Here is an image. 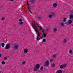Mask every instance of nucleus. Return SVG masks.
<instances>
[{
	"label": "nucleus",
	"mask_w": 73,
	"mask_h": 73,
	"mask_svg": "<svg viewBox=\"0 0 73 73\" xmlns=\"http://www.w3.org/2000/svg\"><path fill=\"white\" fill-rule=\"evenodd\" d=\"M40 64H36L34 68V71H36V70H38V69L40 68Z\"/></svg>",
	"instance_id": "nucleus-1"
},
{
	"label": "nucleus",
	"mask_w": 73,
	"mask_h": 73,
	"mask_svg": "<svg viewBox=\"0 0 73 73\" xmlns=\"http://www.w3.org/2000/svg\"><path fill=\"white\" fill-rule=\"evenodd\" d=\"M44 65L45 67H48L49 65V60H46L44 63Z\"/></svg>",
	"instance_id": "nucleus-2"
},
{
	"label": "nucleus",
	"mask_w": 73,
	"mask_h": 73,
	"mask_svg": "<svg viewBox=\"0 0 73 73\" xmlns=\"http://www.w3.org/2000/svg\"><path fill=\"white\" fill-rule=\"evenodd\" d=\"M37 35V37L36 38V40H40V37H41L40 36V33H36Z\"/></svg>",
	"instance_id": "nucleus-3"
},
{
	"label": "nucleus",
	"mask_w": 73,
	"mask_h": 73,
	"mask_svg": "<svg viewBox=\"0 0 73 73\" xmlns=\"http://www.w3.org/2000/svg\"><path fill=\"white\" fill-rule=\"evenodd\" d=\"M14 48L17 50H18L19 49V46L17 44H15L14 45Z\"/></svg>",
	"instance_id": "nucleus-4"
},
{
	"label": "nucleus",
	"mask_w": 73,
	"mask_h": 73,
	"mask_svg": "<svg viewBox=\"0 0 73 73\" xmlns=\"http://www.w3.org/2000/svg\"><path fill=\"white\" fill-rule=\"evenodd\" d=\"M10 48V44H7L6 45L5 49H8Z\"/></svg>",
	"instance_id": "nucleus-5"
},
{
	"label": "nucleus",
	"mask_w": 73,
	"mask_h": 73,
	"mask_svg": "<svg viewBox=\"0 0 73 73\" xmlns=\"http://www.w3.org/2000/svg\"><path fill=\"white\" fill-rule=\"evenodd\" d=\"M33 27L34 29H35V32L36 33H38V31L37 30V29H36V26H35V25H33Z\"/></svg>",
	"instance_id": "nucleus-6"
},
{
	"label": "nucleus",
	"mask_w": 73,
	"mask_h": 73,
	"mask_svg": "<svg viewBox=\"0 0 73 73\" xmlns=\"http://www.w3.org/2000/svg\"><path fill=\"white\" fill-rule=\"evenodd\" d=\"M24 52L25 53H27L28 52V49L27 48H25L24 49Z\"/></svg>",
	"instance_id": "nucleus-7"
},
{
	"label": "nucleus",
	"mask_w": 73,
	"mask_h": 73,
	"mask_svg": "<svg viewBox=\"0 0 73 73\" xmlns=\"http://www.w3.org/2000/svg\"><path fill=\"white\" fill-rule=\"evenodd\" d=\"M73 21L71 19L69 20L68 21V23L69 24H71L72 23Z\"/></svg>",
	"instance_id": "nucleus-8"
},
{
	"label": "nucleus",
	"mask_w": 73,
	"mask_h": 73,
	"mask_svg": "<svg viewBox=\"0 0 73 73\" xmlns=\"http://www.w3.org/2000/svg\"><path fill=\"white\" fill-rule=\"evenodd\" d=\"M46 34L45 33H43L42 35V37H41V38H43L44 37H46Z\"/></svg>",
	"instance_id": "nucleus-9"
},
{
	"label": "nucleus",
	"mask_w": 73,
	"mask_h": 73,
	"mask_svg": "<svg viewBox=\"0 0 73 73\" xmlns=\"http://www.w3.org/2000/svg\"><path fill=\"white\" fill-rule=\"evenodd\" d=\"M19 21H20V22H19V24L20 25H22V24H23V22L22 21V19H20L19 20Z\"/></svg>",
	"instance_id": "nucleus-10"
},
{
	"label": "nucleus",
	"mask_w": 73,
	"mask_h": 73,
	"mask_svg": "<svg viewBox=\"0 0 73 73\" xmlns=\"http://www.w3.org/2000/svg\"><path fill=\"white\" fill-rule=\"evenodd\" d=\"M67 42V40L66 39H64L63 40V44H66Z\"/></svg>",
	"instance_id": "nucleus-11"
},
{
	"label": "nucleus",
	"mask_w": 73,
	"mask_h": 73,
	"mask_svg": "<svg viewBox=\"0 0 73 73\" xmlns=\"http://www.w3.org/2000/svg\"><path fill=\"white\" fill-rule=\"evenodd\" d=\"M53 6L54 7H56L57 6V4L56 3H53Z\"/></svg>",
	"instance_id": "nucleus-12"
},
{
	"label": "nucleus",
	"mask_w": 73,
	"mask_h": 73,
	"mask_svg": "<svg viewBox=\"0 0 73 73\" xmlns=\"http://www.w3.org/2000/svg\"><path fill=\"white\" fill-rule=\"evenodd\" d=\"M53 31L54 32H56L57 31V28L56 27H55L53 29Z\"/></svg>",
	"instance_id": "nucleus-13"
},
{
	"label": "nucleus",
	"mask_w": 73,
	"mask_h": 73,
	"mask_svg": "<svg viewBox=\"0 0 73 73\" xmlns=\"http://www.w3.org/2000/svg\"><path fill=\"white\" fill-rule=\"evenodd\" d=\"M62 73V70H58L56 72V73Z\"/></svg>",
	"instance_id": "nucleus-14"
},
{
	"label": "nucleus",
	"mask_w": 73,
	"mask_h": 73,
	"mask_svg": "<svg viewBox=\"0 0 73 73\" xmlns=\"http://www.w3.org/2000/svg\"><path fill=\"white\" fill-rule=\"evenodd\" d=\"M69 53L71 54H72L73 53V51L72 50H70L69 51Z\"/></svg>",
	"instance_id": "nucleus-15"
},
{
	"label": "nucleus",
	"mask_w": 73,
	"mask_h": 73,
	"mask_svg": "<svg viewBox=\"0 0 73 73\" xmlns=\"http://www.w3.org/2000/svg\"><path fill=\"white\" fill-rule=\"evenodd\" d=\"M71 19H73V15L71 14L69 15Z\"/></svg>",
	"instance_id": "nucleus-16"
},
{
	"label": "nucleus",
	"mask_w": 73,
	"mask_h": 73,
	"mask_svg": "<svg viewBox=\"0 0 73 73\" xmlns=\"http://www.w3.org/2000/svg\"><path fill=\"white\" fill-rule=\"evenodd\" d=\"M60 24L62 27H64L65 25V23L63 22L61 23Z\"/></svg>",
	"instance_id": "nucleus-17"
},
{
	"label": "nucleus",
	"mask_w": 73,
	"mask_h": 73,
	"mask_svg": "<svg viewBox=\"0 0 73 73\" xmlns=\"http://www.w3.org/2000/svg\"><path fill=\"white\" fill-rule=\"evenodd\" d=\"M51 15H52V16H55V14L54 12H52L51 13Z\"/></svg>",
	"instance_id": "nucleus-18"
},
{
	"label": "nucleus",
	"mask_w": 73,
	"mask_h": 73,
	"mask_svg": "<svg viewBox=\"0 0 73 73\" xmlns=\"http://www.w3.org/2000/svg\"><path fill=\"white\" fill-rule=\"evenodd\" d=\"M27 10H28V11H29V12H30L31 13H32V12H31V11H30V10H29V7H27Z\"/></svg>",
	"instance_id": "nucleus-19"
},
{
	"label": "nucleus",
	"mask_w": 73,
	"mask_h": 73,
	"mask_svg": "<svg viewBox=\"0 0 73 73\" xmlns=\"http://www.w3.org/2000/svg\"><path fill=\"white\" fill-rule=\"evenodd\" d=\"M63 68H66V64H62Z\"/></svg>",
	"instance_id": "nucleus-20"
},
{
	"label": "nucleus",
	"mask_w": 73,
	"mask_h": 73,
	"mask_svg": "<svg viewBox=\"0 0 73 73\" xmlns=\"http://www.w3.org/2000/svg\"><path fill=\"white\" fill-rule=\"evenodd\" d=\"M5 20V18L4 17H3L2 18V19H1V20L2 21H4V20Z\"/></svg>",
	"instance_id": "nucleus-21"
},
{
	"label": "nucleus",
	"mask_w": 73,
	"mask_h": 73,
	"mask_svg": "<svg viewBox=\"0 0 73 73\" xmlns=\"http://www.w3.org/2000/svg\"><path fill=\"white\" fill-rule=\"evenodd\" d=\"M26 64V62L25 61H23L22 62V64L23 65H25V64Z\"/></svg>",
	"instance_id": "nucleus-22"
},
{
	"label": "nucleus",
	"mask_w": 73,
	"mask_h": 73,
	"mask_svg": "<svg viewBox=\"0 0 73 73\" xmlns=\"http://www.w3.org/2000/svg\"><path fill=\"white\" fill-rule=\"evenodd\" d=\"M57 56V55L56 54H54L53 55L52 57L53 58H55Z\"/></svg>",
	"instance_id": "nucleus-23"
},
{
	"label": "nucleus",
	"mask_w": 73,
	"mask_h": 73,
	"mask_svg": "<svg viewBox=\"0 0 73 73\" xmlns=\"http://www.w3.org/2000/svg\"><path fill=\"white\" fill-rule=\"evenodd\" d=\"M1 45L2 46V47L4 48V46L5 45V44H4V43H2L1 44Z\"/></svg>",
	"instance_id": "nucleus-24"
},
{
	"label": "nucleus",
	"mask_w": 73,
	"mask_h": 73,
	"mask_svg": "<svg viewBox=\"0 0 73 73\" xmlns=\"http://www.w3.org/2000/svg\"><path fill=\"white\" fill-rule=\"evenodd\" d=\"M63 22H65V21H66V19L65 18H64L63 19Z\"/></svg>",
	"instance_id": "nucleus-25"
},
{
	"label": "nucleus",
	"mask_w": 73,
	"mask_h": 73,
	"mask_svg": "<svg viewBox=\"0 0 73 73\" xmlns=\"http://www.w3.org/2000/svg\"><path fill=\"white\" fill-rule=\"evenodd\" d=\"M60 68H61V69H62V68H64V67L63 66V65H61L60 66Z\"/></svg>",
	"instance_id": "nucleus-26"
},
{
	"label": "nucleus",
	"mask_w": 73,
	"mask_h": 73,
	"mask_svg": "<svg viewBox=\"0 0 73 73\" xmlns=\"http://www.w3.org/2000/svg\"><path fill=\"white\" fill-rule=\"evenodd\" d=\"M52 15H49L48 17H49V18H52Z\"/></svg>",
	"instance_id": "nucleus-27"
},
{
	"label": "nucleus",
	"mask_w": 73,
	"mask_h": 73,
	"mask_svg": "<svg viewBox=\"0 0 73 73\" xmlns=\"http://www.w3.org/2000/svg\"><path fill=\"white\" fill-rule=\"evenodd\" d=\"M3 59L4 60H6L7 59V57H5L3 58Z\"/></svg>",
	"instance_id": "nucleus-28"
},
{
	"label": "nucleus",
	"mask_w": 73,
	"mask_h": 73,
	"mask_svg": "<svg viewBox=\"0 0 73 73\" xmlns=\"http://www.w3.org/2000/svg\"><path fill=\"white\" fill-rule=\"evenodd\" d=\"M1 63L3 65H4L5 64V62L4 61H3Z\"/></svg>",
	"instance_id": "nucleus-29"
},
{
	"label": "nucleus",
	"mask_w": 73,
	"mask_h": 73,
	"mask_svg": "<svg viewBox=\"0 0 73 73\" xmlns=\"http://www.w3.org/2000/svg\"><path fill=\"white\" fill-rule=\"evenodd\" d=\"M39 27L40 29L41 30H42V27H41V26H39Z\"/></svg>",
	"instance_id": "nucleus-30"
},
{
	"label": "nucleus",
	"mask_w": 73,
	"mask_h": 73,
	"mask_svg": "<svg viewBox=\"0 0 73 73\" xmlns=\"http://www.w3.org/2000/svg\"><path fill=\"white\" fill-rule=\"evenodd\" d=\"M42 41L43 42H45L46 41V39H44L42 40Z\"/></svg>",
	"instance_id": "nucleus-31"
},
{
	"label": "nucleus",
	"mask_w": 73,
	"mask_h": 73,
	"mask_svg": "<svg viewBox=\"0 0 73 73\" xmlns=\"http://www.w3.org/2000/svg\"><path fill=\"white\" fill-rule=\"evenodd\" d=\"M52 66L53 67H54L55 66V64H52Z\"/></svg>",
	"instance_id": "nucleus-32"
},
{
	"label": "nucleus",
	"mask_w": 73,
	"mask_h": 73,
	"mask_svg": "<svg viewBox=\"0 0 73 73\" xmlns=\"http://www.w3.org/2000/svg\"><path fill=\"white\" fill-rule=\"evenodd\" d=\"M53 59H51L50 60V62H52V61H53Z\"/></svg>",
	"instance_id": "nucleus-33"
},
{
	"label": "nucleus",
	"mask_w": 73,
	"mask_h": 73,
	"mask_svg": "<svg viewBox=\"0 0 73 73\" xmlns=\"http://www.w3.org/2000/svg\"><path fill=\"white\" fill-rule=\"evenodd\" d=\"M43 69V67L42 66L40 68V70H42Z\"/></svg>",
	"instance_id": "nucleus-34"
},
{
	"label": "nucleus",
	"mask_w": 73,
	"mask_h": 73,
	"mask_svg": "<svg viewBox=\"0 0 73 73\" xmlns=\"http://www.w3.org/2000/svg\"><path fill=\"white\" fill-rule=\"evenodd\" d=\"M31 1L32 3H33V2H34V0H31Z\"/></svg>",
	"instance_id": "nucleus-35"
},
{
	"label": "nucleus",
	"mask_w": 73,
	"mask_h": 73,
	"mask_svg": "<svg viewBox=\"0 0 73 73\" xmlns=\"http://www.w3.org/2000/svg\"><path fill=\"white\" fill-rule=\"evenodd\" d=\"M31 1L32 3H33V2H34V0H31Z\"/></svg>",
	"instance_id": "nucleus-36"
},
{
	"label": "nucleus",
	"mask_w": 73,
	"mask_h": 73,
	"mask_svg": "<svg viewBox=\"0 0 73 73\" xmlns=\"http://www.w3.org/2000/svg\"><path fill=\"white\" fill-rule=\"evenodd\" d=\"M27 5L28 6V5H29V3H28V1H27Z\"/></svg>",
	"instance_id": "nucleus-37"
},
{
	"label": "nucleus",
	"mask_w": 73,
	"mask_h": 73,
	"mask_svg": "<svg viewBox=\"0 0 73 73\" xmlns=\"http://www.w3.org/2000/svg\"><path fill=\"white\" fill-rule=\"evenodd\" d=\"M37 26H38V27H40V26H39V24H38L37 23Z\"/></svg>",
	"instance_id": "nucleus-38"
},
{
	"label": "nucleus",
	"mask_w": 73,
	"mask_h": 73,
	"mask_svg": "<svg viewBox=\"0 0 73 73\" xmlns=\"http://www.w3.org/2000/svg\"><path fill=\"white\" fill-rule=\"evenodd\" d=\"M14 0H10L11 1H13Z\"/></svg>",
	"instance_id": "nucleus-39"
},
{
	"label": "nucleus",
	"mask_w": 73,
	"mask_h": 73,
	"mask_svg": "<svg viewBox=\"0 0 73 73\" xmlns=\"http://www.w3.org/2000/svg\"><path fill=\"white\" fill-rule=\"evenodd\" d=\"M42 32L43 33H44V31L42 30Z\"/></svg>",
	"instance_id": "nucleus-40"
},
{
	"label": "nucleus",
	"mask_w": 73,
	"mask_h": 73,
	"mask_svg": "<svg viewBox=\"0 0 73 73\" xmlns=\"http://www.w3.org/2000/svg\"><path fill=\"white\" fill-rule=\"evenodd\" d=\"M1 54L0 53V57H1Z\"/></svg>",
	"instance_id": "nucleus-41"
},
{
	"label": "nucleus",
	"mask_w": 73,
	"mask_h": 73,
	"mask_svg": "<svg viewBox=\"0 0 73 73\" xmlns=\"http://www.w3.org/2000/svg\"><path fill=\"white\" fill-rule=\"evenodd\" d=\"M65 24H66V25H67V23H65Z\"/></svg>",
	"instance_id": "nucleus-42"
},
{
	"label": "nucleus",
	"mask_w": 73,
	"mask_h": 73,
	"mask_svg": "<svg viewBox=\"0 0 73 73\" xmlns=\"http://www.w3.org/2000/svg\"><path fill=\"white\" fill-rule=\"evenodd\" d=\"M0 73H1V71H0Z\"/></svg>",
	"instance_id": "nucleus-43"
}]
</instances>
